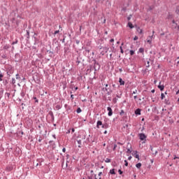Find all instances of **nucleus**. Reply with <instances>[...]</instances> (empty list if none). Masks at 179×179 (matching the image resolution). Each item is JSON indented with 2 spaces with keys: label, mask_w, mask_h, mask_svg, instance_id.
Segmentation results:
<instances>
[{
  "label": "nucleus",
  "mask_w": 179,
  "mask_h": 179,
  "mask_svg": "<svg viewBox=\"0 0 179 179\" xmlns=\"http://www.w3.org/2000/svg\"><path fill=\"white\" fill-rule=\"evenodd\" d=\"M178 64H179V61L178 62Z\"/></svg>",
  "instance_id": "58"
},
{
  "label": "nucleus",
  "mask_w": 179,
  "mask_h": 179,
  "mask_svg": "<svg viewBox=\"0 0 179 179\" xmlns=\"http://www.w3.org/2000/svg\"><path fill=\"white\" fill-rule=\"evenodd\" d=\"M154 83H156V80H155V81H154Z\"/></svg>",
  "instance_id": "54"
},
{
  "label": "nucleus",
  "mask_w": 179,
  "mask_h": 179,
  "mask_svg": "<svg viewBox=\"0 0 179 179\" xmlns=\"http://www.w3.org/2000/svg\"><path fill=\"white\" fill-rule=\"evenodd\" d=\"M158 89L161 90V92H163L164 90V85H158Z\"/></svg>",
  "instance_id": "7"
},
{
  "label": "nucleus",
  "mask_w": 179,
  "mask_h": 179,
  "mask_svg": "<svg viewBox=\"0 0 179 179\" xmlns=\"http://www.w3.org/2000/svg\"><path fill=\"white\" fill-rule=\"evenodd\" d=\"M77 113H78V114H79V113H82V109H80V108H78L77 109Z\"/></svg>",
  "instance_id": "21"
},
{
  "label": "nucleus",
  "mask_w": 179,
  "mask_h": 179,
  "mask_svg": "<svg viewBox=\"0 0 179 179\" xmlns=\"http://www.w3.org/2000/svg\"><path fill=\"white\" fill-rule=\"evenodd\" d=\"M134 54H135V51L130 50V55H134Z\"/></svg>",
  "instance_id": "22"
},
{
  "label": "nucleus",
  "mask_w": 179,
  "mask_h": 179,
  "mask_svg": "<svg viewBox=\"0 0 179 179\" xmlns=\"http://www.w3.org/2000/svg\"><path fill=\"white\" fill-rule=\"evenodd\" d=\"M171 26L172 29H176L179 31V15L172 20Z\"/></svg>",
  "instance_id": "1"
},
{
  "label": "nucleus",
  "mask_w": 179,
  "mask_h": 179,
  "mask_svg": "<svg viewBox=\"0 0 179 179\" xmlns=\"http://www.w3.org/2000/svg\"><path fill=\"white\" fill-rule=\"evenodd\" d=\"M3 48H4V50H8V48H9V46L6 45V46L3 47Z\"/></svg>",
  "instance_id": "26"
},
{
  "label": "nucleus",
  "mask_w": 179,
  "mask_h": 179,
  "mask_svg": "<svg viewBox=\"0 0 179 179\" xmlns=\"http://www.w3.org/2000/svg\"><path fill=\"white\" fill-rule=\"evenodd\" d=\"M70 132H71V131H69V132H68V133L69 134Z\"/></svg>",
  "instance_id": "56"
},
{
  "label": "nucleus",
  "mask_w": 179,
  "mask_h": 179,
  "mask_svg": "<svg viewBox=\"0 0 179 179\" xmlns=\"http://www.w3.org/2000/svg\"><path fill=\"white\" fill-rule=\"evenodd\" d=\"M152 34H155V31H152ZM153 34L147 38V43L149 44H152V39L153 38Z\"/></svg>",
  "instance_id": "2"
},
{
  "label": "nucleus",
  "mask_w": 179,
  "mask_h": 179,
  "mask_svg": "<svg viewBox=\"0 0 179 179\" xmlns=\"http://www.w3.org/2000/svg\"><path fill=\"white\" fill-rule=\"evenodd\" d=\"M164 99H166V96L164 95V94L162 93L161 94V99L164 100Z\"/></svg>",
  "instance_id": "12"
},
{
  "label": "nucleus",
  "mask_w": 179,
  "mask_h": 179,
  "mask_svg": "<svg viewBox=\"0 0 179 179\" xmlns=\"http://www.w3.org/2000/svg\"><path fill=\"white\" fill-rule=\"evenodd\" d=\"M103 146H106V143L103 144Z\"/></svg>",
  "instance_id": "53"
},
{
  "label": "nucleus",
  "mask_w": 179,
  "mask_h": 179,
  "mask_svg": "<svg viewBox=\"0 0 179 179\" xmlns=\"http://www.w3.org/2000/svg\"><path fill=\"white\" fill-rule=\"evenodd\" d=\"M103 134H107V131H105Z\"/></svg>",
  "instance_id": "49"
},
{
  "label": "nucleus",
  "mask_w": 179,
  "mask_h": 179,
  "mask_svg": "<svg viewBox=\"0 0 179 179\" xmlns=\"http://www.w3.org/2000/svg\"><path fill=\"white\" fill-rule=\"evenodd\" d=\"M127 153H131V150L128 149L127 151Z\"/></svg>",
  "instance_id": "33"
},
{
  "label": "nucleus",
  "mask_w": 179,
  "mask_h": 179,
  "mask_svg": "<svg viewBox=\"0 0 179 179\" xmlns=\"http://www.w3.org/2000/svg\"><path fill=\"white\" fill-rule=\"evenodd\" d=\"M119 83H120V86H124L125 85V82L124 80H122V78L119 79Z\"/></svg>",
  "instance_id": "5"
},
{
  "label": "nucleus",
  "mask_w": 179,
  "mask_h": 179,
  "mask_svg": "<svg viewBox=\"0 0 179 179\" xmlns=\"http://www.w3.org/2000/svg\"><path fill=\"white\" fill-rule=\"evenodd\" d=\"M103 126V122L100 120H99L97 122H96V128H100V126Z\"/></svg>",
  "instance_id": "6"
},
{
  "label": "nucleus",
  "mask_w": 179,
  "mask_h": 179,
  "mask_svg": "<svg viewBox=\"0 0 179 179\" xmlns=\"http://www.w3.org/2000/svg\"><path fill=\"white\" fill-rule=\"evenodd\" d=\"M135 114H136V115H141V109L138 108V109L135 111Z\"/></svg>",
  "instance_id": "8"
},
{
  "label": "nucleus",
  "mask_w": 179,
  "mask_h": 179,
  "mask_svg": "<svg viewBox=\"0 0 179 179\" xmlns=\"http://www.w3.org/2000/svg\"><path fill=\"white\" fill-rule=\"evenodd\" d=\"M71 99H73V95H71Z\"/></svg>",
  "instance_id": "48"
},
{
  "label": "nucleus",
  "mask_w": 179,
  "mask_h": 179,
  "mask_svg": "<svg viewBox=\"0 0 179 179\" xmlns=\"http://www.w3.org/2000/svg\"><path fill=\"white\" fill-rule=\"evenodd\" d=\"M128 26L130 27V29H134V25L131 22L128 23Z\"/></svg>",
  "instance_id": "13"
},
{
  "label": "nucleus",
  "mask_w": 179,
  "mask_h": 179,
  "mask_svg": "<svg viewBox=\"0 0 179 179\" xmlns=\"http://www.w3.org/2000/svg\"><path fill=\"white\" fill-rule=\"evenodd\" d=\"M151 92H152V93H155V90H152L151 91Z\"/></svg>",
  "instance_id": "43"
},
{
  "label": "nucleus",
  "mask_w": 179,
  "mask_h": 179,
  "mask_svg": "<svg viewBox=\"0 0 179 179\" xmlns=\"http://www.w3.org/2000/svg\"><path fill=\"white\" fill-rule=\"evenodd\" d=\"M102 128H103L104 129H107V128H108V124H102Z\"/></svg>",
  "instance_id": "10"
},
{
  "label": "nucleus",
  "mask_w": 179,
  "mask_h": 179,
  "mask_svg": "<svg viewBox=\"0 0 179 179\" xmlns=\"http://www.w3.org/2000/svg\"><path fill=\"white\" fill-rule=\"evenodd\" d=\"M111 162V159L107 158L106 160V163H110Z\"/></svg>",
  "instance_id": "24"
},
{
  "label": "nucleus",
  "mask_w": 179,
  "mask_h": 179,
  "mask_svg": "<svg viewBox=\"0 0 179 179\" xmlns=\"http://www.w3.org/2000/svg\"><path fill=\"white\" fill-rule=\"evenodd\" d=\"M134 41H136V40H138V36H135L134 38Z\"/></svg>",
  "instance_id": "32"
},
{
  "label": "nucleus",
  "mask_w": 179,
  "mask_h": 179,
  "mask_svg": "<svg viewBox=\"0 0 179 179\" xmlns=\"http://www.w3.org/2000/svg\"><path fill=\"white\" fill-rule=\"evenodd\" d=\"M144 51H145V50L142 48L138 50V52H141V53H143Z\"/></svg>",
  "instance_id": "17"
},
{
  "label": "nucleus",
  "mask_w": 179,
  "mask_h": 179,
  "mask_svg": "<svg viewBox=\"0 0 179 179\" xmlns=\"http://www.w3.org/2000/svg\"><path fill=\"white\" fill-rule=\"evenodd\" d=\"M124 114V110H122L121 112H120V115H122Z\"/></svg>",
  "instance_id": "36"
},
{
  "label": "nucleus",
  "mask_w": 179,
  "mask_h": 179,
  "mask_svg": "<svg viewBox=\"0 0 179 179\" xmlns=\"http://www.w3.org/2000/svg\"><path fill=\"white\" fill-rule=\"evenodd\" d=\"M152 100L153 103H155V100L153 99V98H152Z\"/></svg>",
  "instance_id": "45"
},
{
  "label": "nucleus",
  "mask_w": 179,
  "mask_h": 179,
  "mask_svg": "<svg viewBox=\"0 0 179 179\" xmlns=\"http://www.w3.org/2000/svg\"><path fill=\"white\" fill-rule=\"evenodd\" d=\"M71 131L73 133L75 132V129H72Z\"/></svg>",
  "instance_id": "41"
},
{
  "label": "nucleus",
  "mask_w": 179,
  "mask_h": 179,
  "mask_svg": "<svg viewBox=\"0 0 179 179\" xmlns=\"http://www.w3.org/2000/svg\"><path fill=\"white\" fill-rule=\"evenodd\" d=\"M141 141H145L146 139V135L145 134L141 133L138 134Z\"/></svg>",
  "instance_id": "3"
},
{
  "label": "nucleus",
  "mask_w": 179,
  "mask_h": 179,
  "mask_svg": "<svg viewBox=\"0 0 179 179\" xmlns=\"http://www.w3.org/2000/svg\"><path fill=\"white\" fill-rule=\"evenodd\" d=\"M11 83H12V85H15V83H16V80L15 78H12Z\"/></svg>",
  "instance_id": "18"
},
{
  "label": "nucleus",
  "mask_w": 179,
  "mask_h": 179,
  "mask_svg": "<svg viewBox=\"0 0 179 179\" xmlns=\"http://www.w3.org/2000/svg\"><path fill=\"white\" fill-rule=\"evenodd\" d=\"M137 153H138V152H136L135 157H136V159H138V160H139V155H138Z\"/></svg>",
  "instance_id": "19"
},
{
  "label": "nucleus",
  "mask_w": 179,
  "mask_h": 179,
  "mask_svg": "<svg viewBox=\"0 0 179 179\" xmlns=\"http://www.w3.org/2000/svg\"><path fill=\"white\" fill-rule=\"evenodd\" d=\"M91 173H93V171H91Z\"/></svg>",
  "instance_id": "57"
},
{
  "label": "nucleus",
  "mask_w": 179,
  "mask_h": 179,
  "mask_svg": "<svg viewBox=\"0 0 179 179\" xmlns=\"http://www.w3.org/2000/svg\"><path fill=\"white\" fill-rule=\"evenodd\" d=\"M157 154V151L155 152V155Z\"/></svg>",
  "instance_id": "51"
},
{
  "label": "nucleus",
  "mask_w": 179,
  "mask_h": 179,
  "mask_svg": "<svg viewBox=\"0 0 179 179\" xmlns=\"http://www.w3.org/2000/svg\"><path fill=\"white\" fill-rule=\"evenodd\" d=\"M127 20H131V17H128Z\"/></svg>",
  "instance_id": "40"
},
{
  "label": "nucleus",
  "mask_w": 179,
  "mask_h": 179,
  "mask_svg": "<svg viewBox=\"0 0 179 179\" xmlns=\"http://www.w3.org/2000/svg\"><path fill=\"white\" fill-rule=\"evenodd\" d=\"M53 138L55 139V134L52 135Z\"/></svg>",
  "instance_id": "46"
},
{
  "label": "nucleus",
  "mask_w": 179,
  "mask_h": 179,
  "mask_svg": "<svg viewBox=\"0 0 179 179\" xmlns=\"http://www.w3.org/2000/svg\"><path fill=\"white\" fill-rule=\"evenodd\" d=\"M138 99V96H134V99L136 100Z\"/></svg>",
  "instance_id": "38"
},
{
  "label": "nucleus",
  "mask_w": 179,
  "mask_h": 179,
  "mask_svg": "<svg viewBox=\"0 0 179 179\" xmlns=\"http://www.w3.org/2000/svg\"><path fill=\"white\" fill-rule=\"evenodd\" d=\"M136 167L137 169H141V167H142V164L138 163L137 164H136Z\"/></svg>",
  "instance_id": "9"
},
{
  "label": "nucleus",
  "mask_w": 179,
  "mask_h": 179,
  "mask_svg": "<svg viewBox=\"0 0 179 179\" xmlns=\"http://www.w3.org/2000/svg\"><path fill=\"white\" fill-rule=\"evenodd\" d=\"M110 173L111 174H115V169H111V170L110 171Z\"/></svg>",
  "instance_id": "16"
},
{
  "label": "nucleus",
  "mask_w": 179,
  "mask_h": 179,
  "mask_svg": "<svg viewBox=\"0 0 179 179\" xmlns=\"http://www.w3.org/2000/svg\"><path fill=\"white\" fill-rule=\"evenodd\" d=\"M137 92H138V90H135V91L133 92V94H136Z\"/></svg>",
  "instance_id": "27"
},
{
  "label": "nucleus",
  "mask_w": 179,
  "mask_h": 179,
  "mask_svg": "<svg viewBox=\"0 0 179 179\" xmlns=\"http://www.w3.org/2000/svg\"><path fill=\"white\" fill-rule=\"evenodd\" d=\"M124 165L126 166V167H127V166H128V161H127V160H124Z\"/></svg>",
  "instance_id": "25"
},
{
  "label": "nucleus",
  "mask_w": 179,
  "mask_h": 179,
  "mask_svg": "<svg viewBox=\"0 0 179 179\" xmlns=\"http://www.w3.org/2000/svg\"><path fill=\"white\" fill-rule=\"evenodd\" d=\"M76 90H78V87L76 88Z\"/></svg>",
  "instance_id": "52"
},
{
  "label": "nucleus",
  "mask_w": 179,
  "mask_h": 179,
  "mask_svg": "<svg viewBox=\"0 0 179 179\" xmlns=\"http://www.w3.org/2000/svg\"><path fill=\"white\" fill-rule=\"evenodd\" d=\"M165 94H167V92H165Z\"/></svg>",
  "instance_id": "55"
},
{
  "label": "nucleus",
  "mask_w": 179,
  "mask_h": 179,
  "mask_svg": "<svg viewBox=\"0 0 179 179\" xmlns=\"http://www.w3.org/2000/svg\"><path fill=\"white\" fill-rule=\"evenodd\" d=\"M78 143H80V141H78Z\"/></svg>",
  "instance_id": "50"
},
{
  "label": "nucleus",
  "mask_w": 179,
  "mask_h": 179,
  "mask_svg": "<svg viewBox=\"0 0 179 179\" xmlns=\"http://www.w3.org/2000/svg\"><path fill=\"white\" fill-rule=\"evenodd\" d=\"M102 174H103V172H99V179H101V176H102Z\"/></svg>",
  "instance_id": "20"
},
{
  "label": "nucleus",
  "mask_w": 179,
  "mask_h": 179,
  "mask_svg": "<svg viewBox=\"0 0 179 179\" xmlns=\"http://www.w3.org/2000/svg\"><path fill=\"white\" fill-rule=\"evenodd\" d=\"M118 173L119 174H122V171H121V169H119Z\"/></svg>",
  "instance_id": "29"
},
{
  "label": "nucleus",
  "mask_w": 179,
  "mask_h": 179,
  "mask_svg": "<svg viewBox=\"0 0 179 179\" xmlns=\"http://www.w3.org/2000/svg\"><path fill=\"white\" fill-rule=\"evenodd\" d=\"M110 43H114V39L113 38L110 39Z\"/></svg>",
  "instance_id": "35"
},
{
  "label": "nucleus",
  "mask_w": 179,
  "mask_h": 179,
  "mask_svg": "<svg viewBox=\"0 0 179 179\" xmlns=\"http://www.w3.org/2000/svg\"><path fill=\"white\" fill-rule=\"evenodd\" d=\"M176 13H179V10H176Z\"/></svg>",
  "instance_id": "42"
},
{
  "label": "nucleus",
  "mask_w": 179,
  "mask_h": 179,
  "mask_svg": "<svg viewBox=\"0 0 179 179\" xmlns=\"http://www.w3.org/2000/svg\"><path fill=\"white\" fill-rule=\"evenodd\" d=\"M106 87H108V84H106Z\"/></svg>",
  "instance_id": "47"
},
{
  "label": "nucleus",
  "mask_w": 179,
  "mask_h": 179,
  "mask_svg": "<svg viewBox=\"0 0 179 179\" xmlns=\"http://www.w3.org/2000/svg\"><path fill=\"white\" fill-rule=\"evenodd\" d=\"M176 94H179V90L177 91Z\"/></svg>",
  "instance_id": "44"
},
{
  "label": "nucleus",
  "mask_w": 179,
  "mask_h": 179,
  "mask_svg": "<svg viewBox=\"0 0 179 179\" xmlns=\"http://www.w3.org/2000/svg\"><path fill=\"white\" fill-rule=\"evenodd\" d=\"M116 148H117V145H114L113 150H115Z\"/></svg>",
  "instance_id": "34"
},
{
  "label": "nucleus",
  "mask_w": 179,
  "mask_h": 179,
  "mask_svg": "<svg viewBox=\"0 0 179 179\" xmlns=\"http://www.w3.org/2000/svg\"><path fill=\"white\" fill-rule=\"evenodd\" d=\"M58 33H59V30H57V31H55V34H58Z\"/></svg>",
  "instance_id": "30"
},
{
  "label": "nucleus",
  "mask_w": 179,
  "mask_h": 179,
  "mask_svg": "<svg viewBox=\"0 0 179 179\" xmlns=\"http://www.w3.org/2000/svg\"><path fill=\"white\" fill-rule=\"evenodd\" d=\"M62 152H64V153H65V152H66V149L65 148H64L62 149Z\"/></svg>",
  "instance_id": "28"
},
{
  "label": "nucleus",
  "mask_w": 179,
  "mask_h": 179,
  "mask_svg": "<svg viewBox=\"0 0 179 179\" xmlns=\"http://www.w3.org/2000/svg\"><path fill=\"white\" fill-rule=\"evenodd\" d=\"M34 100H36V103H38V100H37V97H34Z\"/></svg>",
  "instance_id": "31"
},
{
  "label": "nucleus",
  "mask_w": 179,
  "mask_h": 179,
  "mask_svg": "<svg viewBox=\"0 0 179 179\" xmlns=\"http://www.w3.org/2000/svg\"><path fill=\"white\" fill-rule=\"evenodd\" d=\"M3 78V74H2V73H1V71H0V82H2Z\"/></svg>",
  "instance_id": "15"
},
{
  "label": "nucleus",
  "mask_w": 179,
  "mask_h": 179,
  "mask_svg": "<svg viewBox=\"0 0 179 179\" xmlns=\"http://www.w3.org/2000/svg\"><path fill=\"white\" fill-rule=\"evenodd\" d=\"M137 31H138V33H139V34H142V33H143L142 29H140L139 27L137 29Z\"/></svg>",
  "instance_id": "11"
},
{
  "label": "nucleus",
  "mask_w": 179,
  "mask_h": 179,
  "mask_svg": "<svg viewBox=\"0 0 179 179\" xmlns=\"http://www.w3.org/2000/svg\"><path fill=\"white\" fill-rule=\"evenodd\" d=\"M107 110L108 111V115H109V117H111V115H113V109H111L110 107H108Z\"/></svg>",
  "instance_id": "4"
},
{
  "label": "nucleus",
  "mask_w": 179,
  "mask_h": 179,
  "mask_svg": "<svg viewBox=\"0 0 179 179\" xmlns=\"http://www.w3.org/2000/svg\"><path fill=\"white\" fill-rule=\"evenodd\" d=\"M88 179H93V177L89 176V177H88Z\"/></svg>",
  "instance_id": "39"
},
{
  "label": "nucleus",
  "mask_w": 179,
  "mask_h": 179,
  "mask_svg": "<svg viewBox=\"0 0 179 179\" xmlns=\"http://www.w3.org/2000/svg\"><path fill=\"white\" fill-rule=\"evenodd\" d=\"M122 45H124V43H122ZM120 52H121L122 54H124V50H122V46H120Z\"/></svg>",
  "instance_id": "14"
},
{
  "label": "nucleus",
  "mask_w": 179,
  "mask_h": 179,
  "mask_svg": "<svg viewBox=\"0 0 179 179\" xmlns=\"http://www.w3.org/2000/svg\"><path fill=\"white\" fill-rule=\"evenodd\" d=\"M83 179H85V178H83Z\"/></svg>",
  "instance_id": "59"
},
{
  "label": "nucleus",
  "mask_w": 179,
  "mask_h": 179,
  "mask_svg": "<svg viewBox=\"0 0 179 179\" xmlns=\"http://www.w3.org/2000/svg\"><path fill=\"white\" fill-rule=\"evenodd\" d=\"M16 79L20 80V77H19V74H16Z\"/></svg>",
  "instance_id": "23"
},
{
  "label": "nucleus",
  "mask_w": 179,
  "mask_h": 179,
  "mask_svg": "<svg viewBox=\"0 0 179 179\" xmlns=\"http://www.w3.org/2000/svg\"><path fill=\"white\" fill-rule=\"evenodd\" d=\"M131 159H132V157H131V156H130V157H128V160H131Z\"/></svg>",
  "instance_id": "37"
}]
</instances>
